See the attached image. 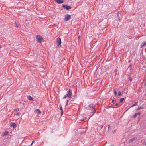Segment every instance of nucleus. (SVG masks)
<instances>
[{
    "mask_svg": "<svg viewBox=\"0 0 146 146\" xmlns=\"http://www.w3.org/2000/svg\"><path fill=\"white\" fill-rule=\"evenodd\" d=\"M19 109L18 108H17L16 109V111H19Z\"/></svg>",
    "mask_w": 146,
    "mask_h": 146,
    "instance_id": "28",
    "label": "nucleus"
},
{
    "mask_svg": "<svg viewBox=\"0 0 146 146\" xmlns=\"http://www.w3.org/2000/svg\"><path fill=\"white\" fill-rule=\"evenodd\" d=\"M68 104V103L67 102L66 103L65 106H67Z\"/></svg>",
    "mask_w": 146,
    "mask_h": 146,
    "instance_id": "32",
    "label": "nucleus"
},
{
    "mask_svg": "<svg viewBox=\"0 0 146 146\" xmlns=\"http://www.w3.org/2000/svg\"><path fill=\"white\" fill-rule=\"evenodd\" d=\"M114 94H115V95H116H116H117V92H116V90H115V91H114Z\"/></svg>",
    "mask_w": 146,
    "mask_h": 146,
    "instance_id": "24",
    "label": "nucleus"
},
{
    "mask_svg": "<svg viewBox=\"0 0 146 146\" xmlns=\"http://www.w3.org/2000/svg\"><path fill=\"white\" fill-rule=\"evenodd\" d=\"M145 145L146 146V142L145 143Z\"/></svg>",
    "mask_w": 146,
    "mask_h": 146,
    "instance_id": "36",
    "label": "nucleus"
},
{
    "mask_svg": "<svg viewBox=\"0 0 146 146\" xmlns=\"http://www.w3.org/2000/svg\"><path fill=\"white\" fill-rule=\"evenodd\" d=\"M78 38H80V36H79L78 37Z\"/></svg>",
    "mask_w": 146,
    "mask_h": 146,
    "instance_id": "35",
    "label": "nucleus"
},
{
    "mask_svg": "<svg viewBox=\"0 0 146 146\" xmlns=\"http://www.w3.org/2000/svg\"><path fill=\"white\" fill-rule=\"evenodd\" d=\"M129 79L130 81H132V78L131 77H129Z\"/></svg>",
    "mask_w": 146,
    "mask_h": 146,
    "instance_id": "21",
    "label": "nucleus"
},
{
    "mask_svg": "<svg viewBox=\"0 0 146 146\" xmlns=\"http://www.w3.org/2000/svg\"><path fill=\"white\" fill-rule=\"evenodd\" d=\"M56 42L58 46L60 45L61 43V38H58L57 39V41Z\"/></svg>",
    "mask_w": 146,
    "mask_h": 146,
    "instance_id": "6",
    "label": "nucleus"
},
{
    "mask_svg": "<svg viewBox=\"0 0 146 146\" xmlns=\"http://www.w3.org/2000/svg\"><path fill=\"white\" fill-rule=\"evenodd\" d=\"M146 44V42H143L140 45V47L142 48Z\"/></svg>",
    "mask_w": 146,
    "mask_h": 146,
    "instance_id": "12",
    "label": "nucleus"
},
{
    "mask_svg": "<svg viewBox=\"0 0 146 146\" xmlns=\"http://www.w3.org/2000/svg\"><path fill=\"white\" fill-rule=\"evenodd\" d=\"M71 19V15L68 14H67L65 16L64 19V21H66Z\"/></svg>",
    "mask_w": 146,
    "mask_h": 146,
    "instance_id": "4",
    "label": "nucleus"
},
{
    "mask_svg": "<svg viewBox=\"0 0 146 146\" xmlns=\"http://www.w3.org/2000/svg\"><path fill=\"white\" fill-rule=\"evenodd\" d=\"M103 127V126L102 125L101 126V127H100V128L101 129H102Z\"/></svg>",
    "mask_w": 146,
    "mask_h": 146,
    "instance_id": "33",
    "label": "nucleus"
},
{
    "mask_svg": "<svg viewBox=\"0 0 146 146\" xmlns=\"http://www.w3.org/2000/svg\"><path fill=\"white\" fill-rule=\"evenodd\" d=\"M111 146H114L113 145H112Z\"/></svg>",
    "mask_w": 146,
    "mask_h": 146,
    "instance_id": "38",
    "label": "nucleus"
},
{
    "mask_svg": "<svg viewBox=\"0 0 146 146\" xmlns=\"http://www.w3.org/2000/svg\"><path fill=\"white\" fill-rule=\"evenodd\" d=\"M140 115V112H138V113H135V115L133 116V118H135L137 115Z\"/></svg>",
    "mask_w": 146,
    "mask_h": 146,
    "instance_id": "8",
    "label": "nucleus"
},
{
    "mask_svg": "<svg viewBox=\"0 0 146 146\" xmlns=\"http://www.w3.org/2000/svg\"><path fill=\"white\" fill-rule=\"evenodd\" d=\"M27 98L30 100H33V98L30 96H28Z\"/></svg>",
    "mask_w": 146,
    "mask_h": 146,
    "instance_id": "13",
    "label": "nucleus"
},
{
    "mask_svg": "<svg viewBox=\"0 0 146 146\" xmlns=\"http://www.w3.org/2000/svg\"><path fill=\"white\" fill-rule=\"evenodd\" d=\"M143 108L142 107H138L137 109H136V110L137 111L139 110H140L142 109Z\"/></svg>",
    "mask_w": 146,
    "mask_h": 146,
    "instance_id": "15",
    "label": "nucleus"
},
{
    "mask_svg": "<svg viewBox=\"0 0 146 146\" xmlns=\"http://www.w3.org/2000/svg\"><path fill=\"white\" fill-rule=\"evenodd\" d=\"M11 126L13 127V128H15L16 127V125L14 123H11Z\"/></svg>",
    "mask_w": 146,
    "mask_h": 146,
    "instance_id": "9",
    "label": "nucleus"
},
{
    "mask_svg": "<svg viewBox=\"0 0 146 146\" xmlns=\"http://www.w3.org/2000/svg\"><path fill=\"white\" fill-rule=\"evenodd\" d=\"M68 100H67V101H66V103L67 102L68 103Z\"/></svg>",
    "mask_w": 146,
    "mask_h": 146,
    "instance_id": "34",
    "label": "nucleus"
},
{
    "mask_svg": "<svg viewBox=\"0 0 146 146\" xmlns=\"http://www.w3.org/2000/svg\"><path fill=\"white\" fill-rule=\"evenodd\" d=\"M62 7L67 10H69L71 8V7L66 5H63Z\"/></svg>",
    "mask_w": 146,
    "mask_h": 146,
    "instance_id": "5",
    "label": "nucleus"
},
{
    "mask_svg": "<svg viewBox=\"0 0 146 146\" xmlns=\"http://www.w3.org/2000/svg\"><path fill=\"white\" fill-rule=\"evenodd\" d=\"M119 12H118V13H117V16L118 17V20L120 22L121 21V20H120V17H119Z\"/></svg>",
    "mask_w": 146,
    "mask_h": 146,
    "instance_id": "16",
    "label": "nucleus"
},
{
    "mask_svg": "<svg viewBox=\"0 0 146 146\" xmlns=\"http://www.w3.org/2000/svg\"><path fill=\"white\" fill-rule=\"evenodd\" d=\"M138 102H136L133 105H132L131 106V107H133L134 106H136V105H137V104Z\"/></svg>",
    "mask_w": 146,
    "mask_h": 146,
    "instance_id": "18",
    "label": "nucleus"
},
{
    "mask_svg": "<svg viewBox=\"0 0 146 146\" xmlns=\"http://www.w3.org/2000/svg\"><path fill=\"white\" fill-rule=\"evenodd\" d=\"M131 66V65H130L128 67V68H129Z\"/></svg>",
    "mask_w": 146,
    "mask_h": 146,
    "instance_id": "30",
    "label": "nucleus"
},
{
    "mask_svg": "<svg viewBox=\"0 0 146 146\" xmlns=\"http://www.w3.org/2000/svg\"><path fill=\"white\" fill-rule=\"evenodd\" d=\"M15 26L16 27H18V25L17 24L16 22H15Z\"/></svg>",
    "mask_w": 146,
    "mask_h": 146,
    "instance_id": "23",
    "label": "nucleus"
},
{
    "mask_svg": "<svg viewBox=\"0 0 146 146\" xmlns=\"http://www.w3.org/2000/svg\"><path fill=\"white\" fill-rule=\"evenodd\" d=\"M19 115V113H17L16 114V115Z\"/></svg>",
    "mask_w": 146,
    "mask_h": 146,
    "instance_id": "37",
    "label": "nucleus"
},
{
    "mask_svg": "<svg viewBox=\"0 0 146 146\" xmlns=\"http://www.w3.org/2000/svg\"><path fill=\"white\" fill-rule=\"evenodd\" d=\"M95 105L92 103L90 104L89 105V109L91 110V113H94L96 112V110L95 109Z\"/></svg>",
    "mask_w": 146,
    "mask_h": 146,
    "instance_id": "1",
    "label": "nucleus"
},
{
    "mask_svg": "<svg viewBox=\"0 0 146 146\" xmlns=\"http://www.w3.org/2000/svg\"><path fill=\"white\" fill-rule=\"evenodd\" d=\"M55 1L58 4H61L63 2V0H55Z\"/></svg>",
    "mask_w": 146,
    "mask_h": 146,
    "instance_id": "7",
    "label": "nucleus"
},
{
    "mask_svg": "<svg viewBox=\"0 0 146 146\" xmlns=\"http://www.w3.org/2000/svg\"><path fill=\"white\" fill-rule=\"evenodd\" d=\"M67 97H68V95H67L66 94L63 97V99H65Z\"/></svg>",
    "mask_w": 146,
    "mask_h": 146,
    "instance_id": "19",
    "label": "nucleus"
},
{
    "mask_svg": "<svg viewBox=\"0 0 146 146\" xmlns=\"http://www.w3.org/2000/svg\"><path fill=\"white\" fill-rule=\"evenodd\" d=\"M118 96H120L121 95V92L120 91H119L118 93Z\"/></svg>",
    "mask_w": 146,
    "mask_h": 146,
    "instance_id": "22",
    "label": "nucleus"
},
{
    "mask_svg": "<svg viewBox=\"0 0 146 146\" xmlns=\"http://www.w3.org/2000/svg\"><path fill=\"white\" fill-rule=\"evenodd\" d=\"M34 142H35L34 141H32V143H31V144L30 145H31L33 143H34Z\"/></svg>",
    "mask_w": 146,
    "mask_h": 146,
    "instance_id": "27",
    "label": "nucleus"
},
{
    "mask_svg": "<svg viewBox=\"0 0 146 146\" xmlns=\"http://www.w3.org/2000/svg\"><path fill=\"white\" fill-rule=\"evenodd\" d=\"M36 38L38 40V41L40 43H41L42 41L43 40V39L42 36L39 35L36 36Z\"/></svg>",
    "mask_w": 146,
    "mask_h": 146,
    "instance_id": "2",
    "label": "nucleus"
},
{
    "mask_svg": "<svg viewBox=\"0 0 146 146\" xmlns=\"http://www.w3.org/2000/svg\"><path fill=\"white\" fill-rule=\"evenodd\" d=\"M119 104V103H118V102H117L116 104H115V106H118Z\"/></svg>",
    "mask_w": 146,
    "mask_h": 146,
    "instance_id": "25",
    "label": "nucleus"
},
{
    "mask_svg": "<svg viewBox=\"0 0 146 146\" xmlns=\"http://www.w3.org/2000/svg\"><path fill=\"white\" fill-rule=\"evenodd\" d=\"M8 131H5L3 134V136H5L8 134Z\"/></svg>",
    "mask_w": 146,
    "mask_h": 146,
    "instance_id": "14",
    "label": "nucleus"
},
{
    "mask_svg": "<svg viewBox=\"0 0 146 146\" xmlns=\"http://www.w3.org/2000/svg\"><path fill=\"white\" fill-rule=\"evenodd\" d=\"M137 138L135 137H134L132 139H130L129 141V142L130 143L133 141H134Z\"/></svg>",
    "mask_w": 146,
    "mask_h": 146,
    "instance_id": "11",
    "label": "nucleus"
},
{
    "mask_svg": "<svg viewBox=\"0 0 146 146\" xmlns=\"http://www.w3.org/2000/svg\"><path fill=\"white\" fill-rule=\"evenodd\" d=\"M67 95H68V98H71L72 95V90L71 89H69L67 91Z\"/></svg>",
    "mask_w": 146,
    "mask_h": 146,
    "instance_id": "3",
    "label": "nucleus"
},
{
    "mask_svg": "<svg viewBox=\"0 0 146 146\" xmlns=\"http://www.w3.org/2000/svg\"><path fill=\"white\" fill-rule=\"evenodd\" d=\"M110 125H108V131H109L110 130Z\"/></svg>",
    "mask_w": 146,
    "mask_h": 146,
    "instance_id": "26",
    "label": "nucleus"
},
{
    "mask_svg": "<svg viewBox=\"0 0 146 146\" xmlns=\"http://www.w3.org/2000/svg\"><path fill=\"white\" fill-rule=\"evenodd\" d=\"M124 100V98H121L119 102L120 103H122L123 102V101Z\"/></svg>",
    "mask_w": 146,
    "mask_h": 146,
    "instance_id": "17",
    "label": "nucleus"
},
{
    "mask_svg": "<svg viewBox=\"0 0 146 146\" xmlns=\"http://www.w3.org/2000/svg\"><path fill=\"white\" fill-rule=\"evenodd\" d=\"M63 115V111H61V115Z\"/></svg>",
    "mask_w": 146,
    "mask_h": 146,
    "instance_id": "29",
    "label": "nucleus"
},
{
    "mask_svg": "<svg viewBox=\"0 0 146 146\" xmlns=\"http://www.w3.org/2000/svg\"><path fill=\"white\" fill-rule=\"evenodd\" d=\"M114 100H113V99L112 100V101H111V102H112V103L113 102H114Z\"/></svg>",
    "mask_w": 146,
    "mask_h": 146,
    "instance_id": "31",
    "label": "nucleus"
},
{
    "mask_svg": "<svg viewBox=\"0 0 146 146\" xmlns=\"http://www.w3.org/2000/svg\"><path fill=\"white\" fill-rule=\"evenodd\" d=\"M35 113L38 114H40L41 113V111L38 109H37L35 110Z\"/></svg>",
    "mask_w": 146,
    "mask_h": 146,
    "instance_id": "10",
    "label": "nucleus"
},
{
    "mask_svg": "<svg viewBox=\"0 0 146 146\" xmlns=\"http://www.w3.org/2000/svg\"><path fill=\"white\" fill-rule=\"evenodd\" d=\"M60 110H61V111H62V106L60 105Z\"/></svg>",
    "mask_w": 146,
    "mask_h": 146,
    "instance_id": "20",
    "label": "nucleus"
},
{
    "mask_svg": "<svg viewBox=\"0 0 146 146\" xmlns=\"http://www.w3.org/2000/svg\"><path fill=\"white\" fill-rule=\"evenodd\" d=\"M115 130H114V132H115Z\"/></svg>",
    "mask_w": 146,
    "mask_h": 146,
    "instance_id": "39",
    "label": "nucleus"
}]
</instances>
